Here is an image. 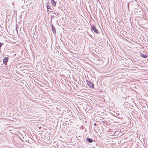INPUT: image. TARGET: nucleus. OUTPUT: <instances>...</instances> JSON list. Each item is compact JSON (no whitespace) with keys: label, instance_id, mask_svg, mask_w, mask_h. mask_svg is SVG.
Returning a JSON list of instances; mask_svg holds the SVG:
<instances>
[{"label":"nucleus","instance_id":"obj_1","mask_svg":"<svg viewBox=\"0 0 148 148\" xmlns=\"http://www.w3.org/2000/svg\"><path fill=\"white\" fill-rule=\"evenodd\" d=\"M91 28L92 30L94 31L95 32L96 34L98 33V30H97L95 26L94 25H92L91 26Z\"/></svg>","mask_w":148,"mask_h":148},{"label":"nucleus","instance_id":"obj_2","mask_svg":"<svg viewBox=\"0 0 148 148\" xmlns=\"http://www.w3.org/2000/svg\"><path fill=\"white\" fill-rule=\"evenodd\" d=\"M8 58L7 57H6L5 58L3 59V63L6 64H7L8 61Z\"/></svg>","mask_w":148,"mask_h":148},{"label":"nucleus","instance_id":"obj_3","mask_svg":"<svg viewBox=\"0 0 148 148\" xmlns=\"http://www.w3.org/2000/svg\"><path fill=\"white\" fill-rule=\"evenodd\" d=\"M87 84L88 85L90 86V87L92 88H93L94 87V85L91 82L88 81L87 82Z\"/></svg>","mask_w":148,"mask_h":148},{"label":"nucleus","instance_id":"obj_4","mask_svg":"<svg viewBox=\"0 0 148 148\" xmlns=\"http://www.w3.org/2000/svg\"><path fill=\"white\" fill-rule=\"evenodd\" d=\"M51 28H52V31L53 33L54 34H55L56 32V31L55 27L53 25H52Z\"/></svg>","mask_w":148,"mask_h":148},{"label":"nucleus","instance_id":"obj_5","mask_svg":"<svg viewBox=\"0 0 148 148\" xmlns=\"http://www.w3.org/2000/svg\"><path fill=\"white\" fill-rule=\"evenodd\" d=\"M140 55L141 57L143 58H146L147 57V56L146 54H145L143 53H141L140 54Z\"/></svg>","mask_w":148,"mask_h":148},{"label":"nucleus","instance_id":"obj_6","mask_svg":"<svg viewBox=\"0 0 148 148\" xmlns=\"http://www.w3.org/2000/svg\"><path fill=\"white\" fill-rule=\"evenodd\" d=\"M51 3L53 6H56V3L54 0H51Z\"/></svg>","mask_w":148,"mask_h":148},{"label":"nucleus","instance_id":"obj_7","mask_svg":"<svg viewBox=\"0 0 148 148\" xmlns=\"http://www.w3.org/2000/svg\"><path fill=\"white\" fill-rule=\"evenodd\" d=\"M86 140L89 143H92L93 141L90 138H87Z\"/></svg>","mask_w":148,"mask_h":148},{"label":"nucleus","instance_id":"obj_8","mask_svg":"<svg viewBox=\"0 0 148 148\" xmlns=\"http://www.w3.org/2000/svg\"><path fill=\"white\" fill-rule=\"evenodd\" d=\"M47 9H51V5H47Z\"/></svg>","mask_w":148,"mask_h":148},{"label":"nucleus","instance_id":"obj_9","mask_svg":"<svg viewBox=\"0 0 148 148\" xmlns=\"http://www.w3.org/2000/svg\"><path fill=\"white\" fill-rule=\"evenodd\" d=\"M2 45V44L1 42H0V47H1Z\"/></svg>","mask_w":148,"mask_h":148},{"label":"nucleus","instance_id":"obj_10","mask_svg":"<svg viewBox=\"0 0 148 148\" xmlns=\"http://www.w3.org/2000/svg\"><path fill=\"white\" fill-rule=\"evenodd\" d=\"M94 125H96L95 124H94Z\"/></svg>","mask_w":148,"mask_h":148}]
</instances>
